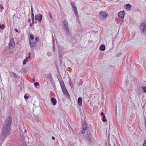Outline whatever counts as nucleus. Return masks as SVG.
<instances>
[{"instance_id": "24", "label": "nucleus", "mask_w": 146, "mask_h": 146, "mask_svg": "<svg viewBox=\"0 0 146 146\" xmlns=\"http://www.w3.org/2000/svg\"><path fill=\"white\" fill-rule=\"evenodd\" d=\"M52 43H53V48L54 49V46H55L54 45L55 44V41H54V38L53 36H52Z\"/></svg>"}, {"instance_id": "17", "label": "nucleus", "mask_w": 146, "mask_h": 146, "mask_svg": "<svg viewBox=\"0 0 146 146\" xmlns=\"http://www.w3.org/2000/svg\"><path fill=\"white\" fill-rule=\"evenodd\" d=\"M65 33V35H69L70 34V31L69 29V28H68L67 29H63Z\"/></svg>"}, {"instance_id": "20", "label": "nucleus", "mask_w": 146, "mask_h": 146, "mask_svg": "<svg viewBox=\"0 0 146 146\" xmlns=\"http://www.w3.org/2000/svg\"><path fill=\"white\" fill-rule=\"evenodd\" d=\"M35 123L37 124H39V121L38 119V118L35 117Z\"/></svg>"}, {"instance_id": "40", "label": "nucleus", "mask_w": 146, "mask_h": 146, "mask_svg": "<svg viewBox=\"0 0 146 146\" xmlns=\"http://www.w3.org/2000/svg\"><path fill=\"white\" fill-rule=\"evenodd\" d=\"M101 114L102 115V116H103L104 115V113H103V112H101Z\"/></svg>"}, {"instance_id": "1", "label": "nucleus", "mask_w": 146, "mask_h": 146, "mask_svg": "<svg viewBox=\"0 0 146 146\" xmlns=\"http://www.w3.org/2000/svg\"><path fill=\"white\" fill-rule=\"evenodd\" d=\"M12 118L11 116H9L5 119L3 127L0 135V145H2L3 143L6 138V137L9 134Z\"/></svg>"}, {"instance_id": "3", "label": "nucleus", "mask_w": 146, "mask_h": 146, "mask_svg": "<svg viewBox=\"0 0 146 146\" xmlns=\"http://www.w3.org/2000/svg\"><path fill=\"white\" fill-rule=\"evenodd\" d=\"M140 29L141 31V34L145 35L146 34V24L144 23H143L140 25Z\"/></svg>"}, {"instance_id": "22", "label": "nucleus", "mask_w": 146, "mask_h": 146, "mask_svg": "<svg viewBox=\"0 0 146 146\" xmlns=\"http://www.w3.org/2000/svg\"><path fill=\"white\" fill-rule=\"evenodd\" d=\"M69 82L70 86L72 88V82L71 81V78H69Z\"/></svg>"}, {"instance_id": "29", "label": "nucleus", "mask_w": 146, "mask_h": 146, "mask_svg": "<svg viewBox=\"0 0 146 146\" xmlns=\"http://www.w3.org/2000/svg\"><path fill=\"white\" fill-rule=\"evenodd\" d=\"M35 87L36 88L37 86H39V84L38 82H35L34 83Z\"/></svg>"}, {"instance_id": "34", "label": "nucleus", "mask_w": 146, "mask_h": 146, "mask_svg": "<svg viewBox=\"0 0 146 146\" xmlns=\"http://www.w3.org/2000/svg\"><path fill=\"white\" fill-rule=\"evenodd\" d=\"M26 94H25V95L24 96V98L25 99H27L28 98V97L26 96Z\"/></svg>"}, {"instance_id": "47", "label": "nucleus", "mask_w": 146, "mask_h": 146, "mask_svg": "<svg viewBox=\"0 0 146 146\" xmlns=\"http://www.w3.org/2000/svg\"><path fill=\"white\" fill-rule=\"evenodd\" d=\"M30 25L31 26H32V25H33V24H32L31 23H30Z\"/></svg>"}, {"instance_id": "30", "label": "nucleus", "mask_w": 146, "mask_h": 146, "mask_svg": "<svg viewBox=\"0 0 146 146\" xmlns=\"http://www.w3.org/2000/svg\"><path fill=\"white\" fill-rule=\"evenodd\" d=\"M142 89L143 90V91L146 93V86H143L142 87Z\"/></svg>"}, {"instance_id": "9", "label": "nucleus", "mask_w": 146, "mask_h": 146, "mask_svg": "<svg viewBox=\"0 0 146 146\" xmlns=\"http://www.w3.org/2000/svg\"><path fill=\"white\" fill-rule=\"evenodd\" d=\"M71 5L75 13L76 16L77 17L78 13L77 11V9L76 6H75V3L74 2H72L71 3Z\"/></svg>"}, {"instance_id": "48", "label": "nucleus", "mask_w": 146, "mask_h": 146, "mask_svg": "<svg viewBox=\"0 0 146 146\" xmlns=\"http://www.w3.org/2000/svg\"><path fill=\"white\" fill-rule=\"evenodd\" d=\"M25 131L26 133L27 132V130L26 129L25 130Z\"/></svg>"}, {"instance_id": "31", "label": "nucleus", "mask_w": 146, "mask_h": 146, "mask_svg": "<svg viewBox=\"0 0 146 146\" xmlns=\"http://www.w3.org/2000/svg\"><path fill=\"white\" fill-rule=\"evenodd\" d=\"M31 55V53L30 52H29L28 54V57H27L26 58H28V60L30 58V55Z\"/></svg>"}, {"instance_id": "10", "label": "nucleus", "mask_w": 146, "mask_h": 146, "mask_svg": "<svg viewBox=\"0 0 146 146\" xmlns=\"http://www.w3.org/2000/svg\"><path fill=\"white\" fill-rule=\"evenodd\" d=\"M42 15L41 14H38L35 16V20L38 21V22L40 23L42 20Z\"/></svg>"}, {"instance_id": "51", "label": "nucleus", "mask_w": 146, "mask_h": 146, "mask_svg": "<svg viewBox=\"0 0 146 146\" xmlns=\"http://www.w3.org/2000/svg\"><path fill=\"white\" fill-rule=\"evenodd\" d=\"M114 146H115V145H114Z\"/></svg>"}, {"instance_id": "7", "label": "nucleus", "mask_w": 146, "mask_h": 146, "mask_svg": "<svg viewBox=\"0 0 146 146\" xmlns=\"http://www.w3.org/2000/svg\"><path fill=\"white\" fill-rule=\"evenodd\" d=\"M15 46L14 40L13 38H11L10 39L9 44V48H12Z\"/></svg>"}, {"instance_id": "42", "label": "nucleus", "mask_w": 146, "mask_h": 146, "mask_svg": "<svg viewBox=\"0 0 146 146\" xmlns=\"http://www.w3.org/2000/svg\"><path fill=\"white\" fill-rule=\"evenodd\" d=\"M32 21L33 23H34V19H32Z\"/></svg>"}, {"instance_id": "38", "label": "nucleus", "mask_w": 146, "mask_h": 146, "mask_svg": "<svg viewBox=\"0 0 146 146\" xmlns=\"http://www.w3.org/2000/svg\"><path fill=\"white\" fill-rule=\"evenodd\" d=\"M47 54L49 56H50L51 55V53L50 52H48Z\"/></svg>"}, {"instance_id": "32", "label": "nucleus", "mask_w": 146, "mask_h": 146, "mask_svg": "<svg viewBox=\"0 0 146 146\" xmlns=\"http://www.w3.org/2000/svg\"><path fill=\"white\" fill-rule=\"evenodd\" d=\"M143 146H146V139L144 141Z\"/></svg>"}, {"instance_id": "26", "label": "nucleus", "mask_w": 146, "mask_h": 146, "mask_svg": "<svg viewBox=\"0 0 146 146\" xmlns=\"http://www.w3.org/2000/svg\"><path fill=\"white\" fill-rule=\"evenodd\" d=\"M28 58H26L23 60V64H25L26 63V62L28 61Z\"/></svg>"}, {"instance_id": "28", "label": "nucleus", "mask_w": 146, "mask_h": 146, "mask_svg": "<svg viewBox=\"0 0 146 146\" xmlns=\"http://www.w3.org/2000/svg\"><path fill=\"white\" fill-rule=\"evenodd\" d=\"M12 75L15 78H17V75L14 72H12Z\"/></svg>"}, {"instance_id": "23", "label": "nucleus", "mask_w": 146, "mask_h": 146, "mask_svg": "<svg viewBox=\"0 0 146 146\" xmlns=\"http://www.w3.org/2000/svg\"><path fill=\"white\" fill-rule=\"evenodd\" d=\"M34 37L33 35H31L29 38V41H30V40H33L34 39Z\"/></svg>"}, {"instance_id": "46", "label": "nucleus", "mask_w": 146, "mask_h": 146, "mask_svg": "<svg viewBox=\"0 0 146 146\" xmlns=\"http://www.w3.org/2000/svg\"><path fill=\"white\" fill-rule=\"evenodd\" d=\"M145 128H146V122H145Z\"/></svg>"}, {"instance_id": "12", "label": "nucleus", "mask_w": 146, "mask_h": 146, "mask_svg": "<svg viewBox=\"0 0 146 146\" xmlns=\"http://www.w3.org/2000/svg\"><path fill=\"white\" fill-rule=\"evenodd\" d=\"M29 42L31 49H34L36 46V42H31V41L30 40Z\"/></svg>"}, {"instance_id": "33", "label": "nucleus", "mask_w": 146, "mask_h": 146, "mask_svg": "<svg viewBox=\"0 0 146 146\" xmlns=\"http://www.w3.org/2000/svg\"><path fill=\"white\" fill-rule=\"evenodd\" d=\"M31 19H34V15L33 12L31 13Z\"/></svg>"}, {"instance_id": "8", "label": "nucleus", "mask_w": 146, "mask_h": 146, "mask_svg": "<svg viewBox=\"0 0 146 146\" xmlns=\"http://www.w3.org/2000/svg\"><path fill=\"white\" fill-rule=\"evenodd\" d=\"M62 26L63 30L69 28L68 25V23L66 20H64L63 21L62 25Z\"/></svg>"}, {"instance_id": "44", "label": "nucleus", "mask_w": 146, "mask_h": 146, "mask_svg": "<svg viewBox=\"0 0 146 146\" xmlns=\"http://www.w3.org/2000/svg\"><path fill=\"white\" fill-rule=\"evenodd\" d=\"M108 146H111V144L110 143H108Z\"/></svg>"}, {"instance_id": "45", "label": "nucleus", "mask_w": 146, "mask_h": 146, "mask_svg": "<svg viewBox=\"0 0 146 146\" xmlns=\"http://www.w3.org/2000/svg\"><path fill=\"white\" fill-rule=\"evenodd\" d=\"M49 16H50V17L51 18H52V16H51V15L50 14H49Z\"/></svg>"}, {"instance_id": "2", "label": "nucleus", "mask_w": 146, "mask_h": 146, "mask_svg": "<svg viewBox=\"0 0 146 146\" xmlns=\"http://www.w3.org/2000/svg\"><path fill=\"white\" fill-rule=\"evenodd\" d=\"M59 82L63 93L66 95L69 96V94L65 88L63 81L62 80H61L59 81Z\"/></svg>"}, {"instance_id": "35", "label": "nucleus", "mask_w": 146, "mask_h": 146, "mask_svg": "<svg viewBox=\"0 0 146 146\" xmlns=\"http://www.w3.org/2000/svg\"><path fill=\"white\" fill-rule=\"evenodd\" d=\"M31 13H33V7L32 6H31Z\"/></svg>"}, {"instance_id": "49", "label": "nucleus", "mask_w": 146, "mask_h": 146, "mask_svg": "<svg viewBox=\"0 0 146 146\" xmlns=\"http://www.w3.org/2000/svg\"><path fill=\"white\" fill-rule=\"evenodd\" d=\"M145 122H146V120L145 119Z\"/></svg>"}, {"instance_id": "50", "label": "nucleus", "mask_w": 146, "mask_h": 146, "mask_svg": "<svg viewBox=\"0 0 146 146\" xmlns=\"http://www.w3.org/2000/svg\"><path fill=\"white\" fill-rule=\"evenodd\" d=\"M1 6H2V5L1 4H0V5Z\"/></svg>"}, {"instance_id": "16", "label": "nucleus", "mask_w": 146, "mask_h": 146, "mask_svg": "<svg viewBox=\"0 0 146 146\" xmlns=\"http://www.w3.org/2000/svg\"><path fill=\"white\" fill-rule=\"evenodd\" d=\"M131 5L129 4H126L125 6V7L127 10L129 11L131 8Z\"/></svg>"}, {"instance_id": "6", "label": "nucleus", "mask_w": 146, "mask_h": 146, "mask_svg": "<svg viewBox=\"0 0 146 146\" xmlns=\"http://www.w3.org/2000/svg\"><path fill=\"white\" fill-rule=\"evenodd\" d=\"M87 129V126L86 123L84 122L82 124V129L81 130V133L82 134L84 133L85 131Z\"/></svg>"}, {"instance_id": "27", "label": "nucleus", "mask_w": 146, "mask_h": 146, "mask_svg": "<svg viewBox=\"0 0 146 146\" xmlns=\"http://www.w3.org/2000/svg\"><path fill=\"white\" fill-rule=\"evenodd\" d=\"M103 116V118L102 119V120L103 121H107V120L106 119H105L106 116L105 115H104Z\"/></svg>"}, {"instance_id": "5", "label": "nucleus", "mask_w": 146, "mask_h": 146, "mask_svg": "<svg viewBox=\"0 0 146 146\" xmlns=\"http://www.w3.org/2000/svg\"><path fill=\"white\" fill-rule=\"evenodd\" d=\"M125 12L124 11H120L118 14V17L120 19L121 22H123Z\"/></svg>"}, {"instance_id": "43", "label": "nucleus", "mask_w": 146, "mask_h": 146, "mask_svg": "<svg viewBox=\"0 0 146 146\" xmlns=\"http://www.w3.org/2000/svg\"><path fill=\"white\" fill-rule=\"evenodd\" d=\"M31 21V19H29L28 20V22H30Z\"/></svg>"}, {"instance_id": "14", "label": "nucleus", "mask_w": 146, "mask_h": 146, "mask_svg": "<svg viewBox=\"0 0 146 146\" xmlns=\"http://www.w3.org/2000/svg\"><path fill=\"white\" fill-rule=\"evenodd\" d=\"M82 99L81 97H79L78 99V105L80 106H81L82 105Z\"/></svg>"}, {"instance_id": "15", "label": "nucleus", "mask_w": 146, "mask_h": 146, "mask_svg": "<svg viewBox=\"0 0 146 146\" xmlns=\"http://www.w3.org/2000/svg\"><path fill=\"white\" fill-rule=\"evenodd\" d=\"M51 100L54 106H55L56 104L57 103L56 100L54 98H51Z\"/></svg>"}, {"instance_id": "36", "label": "nucleus", "mask_w": 146, "mask_h": 146, "mask_svg": "<svg viewBox=\"0 0 146 146\" xmlns=\"http://www.w3.org/2000/svg\"><path fill=\"white\" fill-rule=\"evenodd\" d=\"M0 9H1L2 10H3L4 9V7L3 6H1L0 7Z\"/></svg>"}, {"instance_id": "19", "label": "nucleus", "mask_w": 146, "mask_h": 146, "mask_svg": "<svg viewBox=\"0 0 146 146\" xmlns=\"http://www.w3.org/2000/svg\"><path fill=\"white\" fill-rule=\"evenodd\" d=\"M106 47L104 45L102 44L100 47V49L102 51H103L105 50Z\"/></svg>"}, {"instance_id": "18", "label": "nucleus", "mask_w": 146, "mask_h": 146, "mask_svg": "<svg viewBox=\"0 0 146 146\" xmlns=\"http://www.w3.org/2000/svg\"><path fill=\"white\" fill-rule=\"evenodd\" d=\"M20 137L22 140H23V144L24 146H27L26 143L25 142V138L24 137V136L22 135H20Z\"/></svg>"}, {"instance_id": "13", "label": "nucleus", "mask_w": 146, "mask_h": 146, "mask_svg": "<svg viewBox=\"0 0 146 146\" xmlns=\"http://www.w3.org/2000/svg\"><path fill=\"white\" fill-rule=\"evenodd\" d=\"M64 50V48H62L59 49L58 53L59 57H62V52H63Z\"/></svg>"}, {"instance_id": "11", "label": "nucleus", "mask_w": 146, "mask_h": 146, "mask_svg": "<svg viewBox=\"0 0 146 146\" xmlns=\"http://www.w3.org/2000/svg\"><path fill=\"white\" fill-rule=\"evenodd\" d=\"M68 146H80L79 143L76 141L73 143L71 141H69L68 143Z\"/></svg>"}, {"instance_id": "37", "label": "nucleus", "mask_w": 146, "mask_h": 146, "mask_svg": "<svg viewBox=\"0 0 146 146\" xmlns=\"http://www.w3.org/2000/svg\"><path fill=\"white\" fill-rule=\"evenodd\" d=\"M35 40L36 41H38V37H36L35 38Z\"/></svg>"}, {"instance_id": "4", "label": "nucleus", "mask_w": 146, "mask_h": 146, "mask_svg": "<svg viewBox=\"0 0 146 146\" xmlns=\"http://www.w3.org/2000/svg\"><path fill=\"white\" fill-rule=\"evenodd\" d=\"M108 14L105 11H102L99 13V17L102 20H104L106 18Z\"/></svg>"}, {"instance_id": "39", "label": "nucleus", "mask_w": 146, "mask_h": 146, "mask_svg": "<svg viewBox=\"0 0 146 146\" xmlns=\"http://www.w3.org/2000/svg\"><path fill=\"white\" fill-rule=\"evenodd\" d=\"M52 138L53 140H54L55 139V138L54 136H52Z\"/></svg>"}, {"instance_id": "21", "label": "nucleus", "mask_w": 146, "mask_h": 146, "mask_svg": "<svg viewBox=\"0 0 146 146\" xmlns=\"http://www.w3.org/2000/svg\"><path fill=\"white\" fill-rule=\"evenodd\" d=\"M47 77L49 80L50 81H52L53 80L52 77L50 74H49L47 76Z\"/></svg>"}, {"instance_id": "41", "label": "nucleus", "mask_w": 146, "mask_h": 146, "mask_svg": "<svg viewBox=\"0 0 146 146\" xmlns=\"http://www.w3.org/2000/svg\"><path fill=\"white\" fill-rule=\"evenodd\" d=\"M15 30L17 32H18V30H17V29L16 28H15Z\"/></svg>"}, {"instance_id": "25", "label": "nucleus", "mask_w": 146, "mask_h": 146, "mask_svg": "<svg viewBox=\"0 0 146 146\" xmlns=\"http://www.w3.org/2000/svg\"><path fill=\"white\" fill-rule=\"evenodd\" d=\"M5 27V26L4 25L2 24V25H1L0 24V29H4Z\"/></svg>"}]
</instances>
